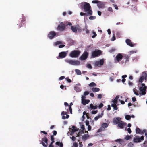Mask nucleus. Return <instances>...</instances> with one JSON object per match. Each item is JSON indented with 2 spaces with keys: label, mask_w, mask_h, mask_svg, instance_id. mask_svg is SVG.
I'll use <instances>...</instances> for the list:
<instances>
[{
  "label": "nucleus",
  "mask_w": 147,
  "mask_h": 147,
  "mask_svg": "<svg viewBox=\"0 0 147 147\" xmlns=\"http://www.w3.org/2000/svg\"><path fill=\"white\" fill-rule=\"evenodd\" d=\"M80 8L82 9H84V12L87 13L88 15H92V11L91 7L88 3L86 2L81 3Z\"/></svg>",
  "instance_id": "f257e3e1"
},
{
  "label": "nucleus",
  "mask_w": 147,
  "mask_h": 147,
  "mask_svg": "<svg viewBox=\"0 0 147 147\" xmlns=\"http://www.w3.org/2000/svg\"><path fill=\"white\" fill-rule=\"evenodd\" d=\"M102 51L100 50H96L92 52L91 55L92 58H95L100 56L102 54Z\"/></svg>",
  "instance_id": "f03ea898"
},
{
  "label": "nucleus",
  "mask_w": 147,
  "mask_h": 147,
  "mask_svg": "<svg viewBox=\"0 0 147 147\" xmlns=\"http://www.w3.org/2000/svg\"><path fill=\"white\" fill-rule=\"evenodd\" d=\"M56 29L57 30L60 32L64 31L65 29V24L63 22H61L58 26Z\"/></svg>",
  "instance_id": "7ed1b4c3"
},
{
  "label": "nucleus",
  "mask_w": 147,
  "mask_h": 147,
  "mask_svg": "<svg viewBox=\"0 0 147 147\" xmlns=\"http://www.w3.org/2000/svg\"><path fill=\"white\" fill-rule=\"evenodd\" d=\"M26 18L23 15H22V18H21L20 20L19 21L17 25L19 26V28H20L23 26L25 23Z\"/></svg>",
  "instance_id": "20e7f679"
},
{
  "label": "nucleus",
  "mask_w": 147,
  "mask_h": 147,
  "mask_svg": "<svg viewBox=\"0 0 147 147\" xmlns=\"http://www.w3.org/2000/svg\"><path fill=\"white\" fill-rule=\"evenodd\" d=\"M123 59V56L122 54L120 53H118L116 56L115 58V61L116 63H120L121 61Z\"/></svg>",
  "instance_id": "39448f33"
},
{
  "label": "nucleus",
  "mask_w": 147,
  "mask_h": 147,
  "mask_svg": "<svg viewBox=\"0 0 147 147\" xmlns=\"http://www.w3.org/2000/svg\"><path fill=\"white\" fill-rule=\"evenodd\" d=\"M80 51L79 50H74L71 52L70 54V56L73 58L77 57L80 54Z\"/></svg>",
  "instance_id": "423d86ee"
},
{
  "label": "nucleus",
  "mask_w": 147,
  "mask_h": 147,
  "mask_svg": "<svg viewBox=\"0 0 147 147\" xmlns=\"http://www.w3.org/2000/svg\"><path fill=\"white\" fill-rule=\"evenodd\" d=\"M144 139V137L143 136L140 137L138 136H136L134 139L133 142L136 143H139L141 142L142 140H143Z\"/></svg>",
  "instance_id": "0eeeda50"
},
{
  "label": "nucleus",
  "mask_w": 147,
  "mask_h": 147,
  "mask_svg": "<svg viewBox=\"0 0 147 147\" xmlns=\"http://www.w3.org/2000/svg\"><path fill=\"white\" fill-rule=\"evenodd\" d=\"M71 29L73 32L76 33L77 32V30L79 31H80L81 29L78 25H76L74 26H71Z\"/></svg>",
  "instance_id": "6e6552de"
},
{
  "label": "nucleus",
  "mask_w": 147,
  "mask_h": 147,
  "mask_svg": "<svg viewBox=\"0 0 147 147\" xmlns=\"http://www.w3.org/2000/svg\"><path fill=\"white\" fill-rule=\"evenodd\" d=\"M67 62L69 64L73 65H79L80 64V62L77 60H67Z\"/></svg>",
  "instance_id": "1a4fd4ad"
},
{
  "label": "nucleus",
  "mask_w": 147,
  "mask_h": 147,
  "mask_svg": "<svg viewBox=\"0 0 147 147\" xmlns=\"http://www.w3.org/2000/svg\"><path fill=\"white\" fill-rule=\"evenodd\" d=\"M56 34L54 31H50L48 34V37L51 39L54 38L56 36Z\"/></svg>",
  "instance_id": "9d476101"
},
{
  "label": "nucleus",
  "mask_w": 147,
  "mask_h": 147,
  "mask_svg": "<svg viewBox=\"0 0 147 147\" xmlns=\"http://www.w3.org/2000/svg\"><path fill=\"white\" fill-rule=\"evenodd\" d=\"M88 53L87 51H84L80 57V59L82 60H85L88 58Z\"/></svg>",
  "instance_id": "9b49d317"
},
{
  "label": "nucleus",
  "mask_w": 147,
  "mask_h": 147,
  "mask_svg": "<svg viewBox=\"0 0 147 147\" xmlns=\"http://www.w3.org/2000/svg\"><path fill=\"white\" fill-rule=\"evenodd\" d=\"M130 55H125L123 56V58L124 59V60L122 61L120 63L121 64H123L124 63H125L129 61V59L130 58Z\"/></svg>",
  "instance_id": "f8f14e48"
},
{
  "label": "nucleus",
  "mask_w": 147,
  "mask_h": 147,
  "mask_svg": "<svg viewBox=\"0 0 147 147\" xmlns=\"http://www.w3.org/2000/svg\"><path fill=\"white\" fill-rule=\"evenodd\" d=\"M42 143L43 146L44 147H47L48 146V140L47 138L45 136L42 138Z\"/></svg>",
  "instance_id": "ddd939ff"
},
{
  "label": "nucleus",
  "mask_w": 147,
  "mask_h": 147,
  "mask_svg": "<svg viewBox=\"0 0 147 147\" xmlns=\"http://www.w3.org/2000/svg\"><path fill=\"white\" fill-rule=\"evenodd\" d=\"M67 55V53L65 52H61L59 54V56L57 57L58 59L65 58Z\"/></svg>",
  "instance_id": "4468645a"
},
{
  "label": "nucleus",
  "mask_w": 147,
  "mask_h": 147,
  "mask_svg": "<svg viewBox=\"0 0 147 147\" xmlns=\"http://www.w3.org/2000/svg\"><path fill=\"white\" fill-rule=\"evenodd\" d=\"M146 87H140L139 88V90L141 92L140 95H145L146 94Z\"/></svg>",
  "instance_id": "2eb2a0df"
},
{
  "label": "nucleus",
  "mask_w": 147,
  "mask_h": 147,
  "mask_svg": "<svg viewBox=\"0 0 147 147\" xmlns=\"http://www.w3.org/2000/svg\"><path fill=\"white\" fill-rule=\"evenodd\" d=\"M125 42L128 45L131 47H134L136 45L135 44L133 43L131 40L129 39H127L125 40Z\"/></svg>",
  "instance_id": "dca6fc26"
},
{
  "label": "nucleus",
  "mask_w": 147,
  "mask_h": 147,
  "mask_svg": "<svg viewBox=\"0 0 147 147\" xmlns=\"http://www.w3.org/2000/svg\"><path fill=\"white\" fill-rule=\"evenodd\" d=\"M103 63L104 61L103 59H102L99 61H96L95 62V65L96 66H98L99 65H103Z\"/></svg>",
  "instance_id": "f3484780"
},
{
  "label": "nucleus",
  "mask_w": 147,
  "mask_h": 147,
  "mask_svg": "<svg viewBox=\"0 0 147 147\" xmlns=\"http://www.w3.org/2000/svg\"><path fill=\"white\" fill-rule=\"evenodd\" d=\"M126 125V123H125L123 121H121L118 124V126L121 129H123L125 125Z\"/></svg>",
  "instance_id": "a211bd4d"
},
{
  "label": "nucleus",
  "mask_w": 147,
  "mask_h": 147,
  "mask_svg": "<svg viewBox=\"0 0 147 147\" xmlns=\"http://www.w3.org/2000/svg\"><path fill=\"white\" fill-rule=\"evenodd\" d=\"M121 118L119 117H116L114 118L113 120V123L115 124H118L121 121Z\"/></svg>",
  "instance_id": "6ab92c4d"
},
{
  "label": "nucleus",
  "mask_w": 147,
  "mask_h": 147,
  "mask_svg": "<svg viewBox=\"0 0 147 147\" xmlns=\"http://www.w3.org/2000/svg\"><path fill=\"white\" fill-rule=\"evenodd\" d=\"M127 77V75H123L122 76V80H121L120 79H118L117 80V82H119L120 81H122V82L123 83H124L126 81V79H125V78Z\"/></svg>",
  "instance_id": "aec40b11"
},
{
  "label": "nucleus",
  "mask_w": 147,
  "mask_h": 147,
  "mask_svg": "<svg viewBox=\"0 0 147 147\" xmlns=\"http://www.w3.org/2000/svg\"><path fill=\"white\" fill-rule=\"evenodd\" d=\"M97 5L98 7L102 8L104 6V4L103 2L99 1Z\"/></svg>",
  "instance_id": "412c9836"
},
{
  "label": "nucleus",
  "mask_w": 147,
  "mask_h": 147,
  "mask_svg": "<svg viewBox=\"0 0 147 147\" xmlns=\"http://www.w3.org/2000/svg\"><path fill=\"white\" fill-rule=\"evenodd\" d=\"M89 135L88 134H85L82 136V139L83 140L85 141L89 137Z\"/></svg>",
  "instance_id": "4be33fe9"
},
{
  "label": "nucleus",
  "mask_w": 147,
  "mask_h": 147,
  "mask_svg": "<svg viewBox=\"0 0 147 147\" xmlns=\"http://www.w3.org/2000/svg\"><path fill=\"white\" fill-rule=\"evenodd\" d=\"M74 89L77 92H79L81 91V88L77 86H75Z\"/></svg>",
  "instance_id": "5701e85b"
},
{
  "label": "nucleus",
  "mask_w": 147,
  "mask_h": 147,
  "mask_svg": "<svg viewBox=\"0 0 147 147\" xmlns=\"http://www.w3.org/2000/svg\"><path fill=\"white\" fill-rule=\"evenodd\" d=\"M72 130L71 133H74L75 132L77 131L78 130V129L76 128L75 126H73L72 127Z\"/></svg>",
  "instance_id": "b1692460"
},
{
  "label": "nucleus",
  "mask_w": 147,
  "mask_h": 147,
  "mask_svg": "<svg viewBox=\"0 0 147 147\" xmlns=\"http://www.w3.org/2000/svg\"><path fill=\"white\" fill-rule=\"evenodd\" d=\"M119 98V96H117L112 101V102L113 104H117V100Z\"/></svg>",
  "instance_id": "393cba45"
},
{
  "label": "nucleus",
  "mask_w": 147,
  "mask_h": 147,
  "mask_svg": "<svg viewBox=\"0 0 147 147\" xmlns=\"http://www.w3.org/2000/svg\"><path fill=\"white\" fill-rule=\"evenodd\" d=\"M90 108L93 109H95L97 108L98 106L96 105L94 106L93 104H91L90 105Z\"/></svg>",
  "instance_id": "a878e982"
},
{
  "label": "nucleus",
  "mask_w": 147,
  "mask_h": 147,
  "mask_svg": "<svg viewBox=\"0 0 147 147\" xmlns=\"http://www.w3.org/2000/svg\"><path fill=\"white\" fill-rule=\"evenodd\" d=\"M90 102V100H85L84 99V100H82V103L83 105H86V104H88Z\"/></svg>",
  "instance_id": "bb28decb"
},
{
  "label": "nucleus",
  "mask_w": 147,
  "mask_h": 147,
  "mask_svg": "<svg viewBox=\"0 0 147 147\" xmlns=\"http://www.w3.org/2000/svg\"><path fill=\"white\" fill-rule=\"evenodd\" d=\"M100 89L97 88H93L92 89V91L94 92H98L100 91Z\"/></svg>",
  "instance_id": "cd10ccee"
},
{
  "label": "nucleus",
  "mask_w": 147,
  "mask_h": 147,
  "mask_svg": "<svg viewBox=\"0 0 147 147\" xmlns=\"http://www.w3.org/2000/svg\"><path fill=\"white\" fill-rule=\"evenodd\" d=\"M142 76L144 79L145 80H146L147 74H146L145 73L143 72L142 73Z\"/></svg>",
  "instance_id": "c85d7f7f"
},
{
  "label": "nucleus",
  "mask_w": 147,
  "mask_h": 147,
  "mask_svg": "<svg viewBox=\"0 0 147 147\" xmlns=\"http://www.w3.org/2000/svg\"><path fill=\"white\" fill-rule=\"evenodd\" d=\"M112 107L113 108V109L115 110H117L118 109V107L116 104H112L111 105Z\"/></svg>",
  "instance_id": "c756f323"
},
{
  "label": "nucleus",
  "mask_w": 147,
  "mask_h": 147,
  "mask_svg": "<svg viewBox=\"0 0 147 147\" xmlns=\"http://www.w3.org/2000/svg\"><path fill=\"white\" fill-rule=\"evenodd\" d=\"M75 71L77 75H80L81 74V72L80 70L78 69H76L75 70Z\"/></svg>",
  "instance_id": "7c9ffc66"
},
{
  "label": "nucleus",
  "mask_w": 147,
  "mask_h": 147,
  "mask_svg": "<svg viewBox=\"0 0 147 147\" xmlns=\"http://www.w3.org/2000/svg\"><path fill=\"white\" fill-rule=\"evenodd\" d=\"M108 125L106 123H104L102 125V128H107L108 127Z\"/></svg>",
  "instance_id": "2f4dec72"
},
{
  "label": "nucleus",
  "mask_w": 147,
  "mask_h": 147,
  "mask_svg": "<svg viewBox=\"0 0 147 147\" xmlns=\"http://www.w3.org/2000/svg\"><path fill=\"white\" fill-rule=\"evenodd\" d=\"M89 86L90 87L96 86V84L94 82H92L90 83L89 84Z\"/></svg>",
  "instance_id": "473e14b6"
},
{
  "label": "nucleus",
  "mask_w": 147,
  "mask_h": 147,
  "mask_svg": "<svg viewBox=\"0 0 147 147\" xmlns=\"http://www.w3.org/2000/svg\"><path fill=\"white\" fill-rule=\"evenodd\" d=\"M140 129L139 128L137 127L136 128V134H140Z\"/></svg>",
  "instance_id": "72a5a7b5"
},
{
  "label": "nucleus",
  "mask_w": 147,
  "mask_h": 147,
  "mask_svg": "<svg viewBox=\"0 0 147 147\" xmlns=\"http://www.w3.org/2000/svg\"><path fill=\"white\" fill-rule=\"evenodd\" d=\"M131 136L127 135L125 137V139L127 140H128L130 139L131 138Z\"/></svg>",
  "instance_id": "f704fd0d"
},
{
  "label": "nucleus",
  "mask_w": 147,
  "mask_h": 147,
  "mask_svg": "<svg viewBox=\"0 0 147 147\" xmlns=\"http://www.w3.org/2000/svg\"><path fill=\"white\" fill-rule=\"evenodd\" d=\"M144 80V79L143 78L142 76L139 78V81H138L139 82H140L141 83H142L143 82V81Z\"/></svg>",
  "instance_id": "c9c22d12"
},
{
  "label": "nucleus",
  "mask_w": 147,
  "mask_h": 147,
  "mask_svg": "<svg viewBox=\"0 0 147 147\" xmlns=\"http://www.w3.org/2000/svg\"><path fill=\"white\" fill-rule=\"evenodd\" d=\"M131 116L129 115H127L125 116V118L127 120H129L131 119Z\"/></svg>",
  "instance_id": "e433bc0d"
},
{
  "label": "nucleus",
  "mask_w": 147,
  "mask_h": 147,
  "mask_svg": "<svg viewBox=\"0 0 147 147\" xmlns=\"http://www.w3.org/2000/svg\"><path fill=\"white\" fill-rule=\"evenodd\" d=\"M80 15L81 16H83L84 15H85L86 16H89L90 15H88L87 14V13H84L82 12H81L80 13Z\"/></svg>",
  "instance_id": "4c0bfd02"
},
{
  "label": "nucleus",
  "mask_w": 147,
  "mask_h": 147,
  "mask_svg": "<svg viewBox=\"0 0 147 147\" xmlns=\"http://www.w3.org/2000/svg\"><path fill=\"white\" fill-rule=\"evenodd\" d=\"M108 10L111 13L113 12V11L112 8L111 7H109L108 8Z\"/></svg>",
  "instance_id": "58836bf2"
},
{
  "label": "nucleus",
  "mask_w": 147,
  "mask_h": 147,
  "mask_svg": "<svg viewBox=\"0 0 147 147\" xmlns=\"http://www.w3.org/2000/svg\"><path fill=\"white\" fill-rule=\"evenodd\" d=\"M69 117V115H66V117L64 115L62 116V119H65V118H68Z\"/></svg>",
  "instance_id": "ea45409f"
},
{
  "label": "nucleus",
  "mask_w": 147,
  "mask_h": 147,
  "mask_svg": "<svg viewBox=\"0 0 147 147\" xmlns=\"http://www.w3.org/2000/svg\"><path fill=\"white\" fill-rule=\"evenodd\" d=\"M105 129L102 127H100L97 131L98 133H99L101 132L102 131L104 130Z\"/></svg>",
  "instance_id": "a19ab883"
},
{
  "label": "nucleus",
  "mask_w": 147,
  "mask_h": 147,
  "mask_svg": "<svg viewBox=\"0 0 147 147\" xmlns=\"http://www.w3.org/2000/svg\"><path fill=\"white\" fill-rule=\"evenodd\" d=\"M92 33L93 35L92 36V38H94L97 36V34L96 32L94 31H93Z\"/></svg>",
  "instance_id": "79ce46f5"
},
{
  "label": "nucleus",
  "mask_w": 147,
  "mask_h": 147,
  "mask_svg": "<svg viewBox=\"0 0 147 147\" xmlns=\"http://www.w3.org/2000/svg\"><path fill=\"white\" fill-rule=\"evenodd\" d=\"M62 43V42L61 41H57L55 42V45H59L60 44H61Z\"/></svg>",
  "instance_id": "37998d69"
},
{
  "label": "nucleus",
  "mask_w": 147,
  "mask_h": 147,
  "mask_svg": "<svg viewBox=\"0 0 147 147\" xmlns=\"http://www.w3.org/2000/svg\"><path fill=\"white\" fill-rule=\"evenodd\" d=\"M96 18V17L95 16H90L89 17V19L90 20H94Z\"/></svg>",
  "instance_id": "c03bdc74"
},
{
  "label": "nucleus",
  "mask_w": 147,
  "mask_h": 147,
  "mask_svg": "<svg viewBox=\"0 0 147 147\" xmlns=\"http://www.w3.org/2000/svg\"><path fill=\"white\" fill-rule=\"evenodd\" d=\"M98 1H98V0H95L92 1V2L93 3H97V4Z\"/></svg>",
  "instance_id": "a18cd8bd"
},
{
  "label": "nucleus",
  "mask_w": 147,
  "mask_h": 147,
  "mask_svg": "<svg viewBox=\"0 0 147 147\" xmlns=\"http://www.w3.org/2000/svg\"><path fill=\"white\" fill-rule=\"evenodd\" d=\"M73 146L74 147H78V144L76 142L73 143Z\"/></svg>",
  "instance_id": "49530a36"
},
{
  "label": "nucleus",
  "mask_w": 147,
  "mask_h": 147,
  "mask_svg": "<svg viewBox=\"0 0 147 147\" xmlns=\"http://www.w3.org/2000/svg\"><path fill=\"white\" fill-rule=\"evenodd\" d=\"M146 131V129H143V130L140 131V134H142L144 133Z\"/></svg>",
  "instance_id": "de8ad7c7"
},
{
  "label": "nucleus",
  "mask_w": 147,
  "mask_h": 147,
  "mask_svg": "<svg viewBox=\"0 0 147 147\" xmlns=\"http://www.w3.org/2000/svg\"><path fill=\"white\" fill-rule=\"evenodd\" d=\"M66 79L67 80V81L69 83H70L71 82V79H69L68 78H66Z\"/></svg>",
  "instance_id": "09e8293b"
},
{
  "label": "nucleus",
  "mask_w": 147,
  "mask_h": 147,
  "mask_svg": "<svg viewBox=\"0 0 147 147\" xmlns=\"http://www.w3.org/2000/svg\"><path fill=\"white\" fill-rule=\"evenodd\" d=\"M97 112H98L97 110H96V111L93 110L92 111V114H96L97 113Z\"/></svg>",
  "instance_id": "8fccbe9b"
},
{
  "label": "nucleus",
  "mask_w": 147,
  "mask_h": 147,
  "mask_svg": "<svg viewBox=\"0 0 147 147\" xmlns=\"http://www.w3.org/2000/svg\"><path fill=\"white\" fill-rule=\"evenodd\" d=\"M147 143V141L146 140L144 142L143 145L144 147H147V145L146 144Z\"/></svg>",
  "instance_id": "3c124183"
},
{
  "label": "nucleus",
  "mask_w": 147,
  "mask_h": 147,
  "mask_svg": "<svg viewBox=\"0 0 147 147\" xmlns=\"http://www.w3.org/2000/svg\"><path fill=\"white\" fill-rule=\"evenodd\" d=\"M70 138H71L73 141H74L76 139V138L75 136H73L72 137H70Z\"/></svg>",
  "instance_id": "603ef678"
},
{
  "label": "nucleus",
  "mask_w": 147,
  "mask_h": 147,
  "mask_svg": "<svg viewBox=\"0 0 147 147\" xmlns=\"http://www.w3.org/2000/svg\"><path fill=\"white\" fill-rule=\"evenodd\" d=\"M89 94V92L88 91H85L84 93V96H86Z\"/></svg>",
  "instance_id": "864d4df0"
},
{
  "label": "nucleus",
  "mask_w": 147,
  "mask_h": 147,
  "mask_svg": "<svg viewBox=\"0 0 147 147\" xmlns=\"http://www.w3.org/2000/svg\"><path fill=\"white\" fill-rule=\"evenodd\" d=\"M87 67L88 68H90V69H92V67L91 66V65L90 64H88L87 65Z\"/></svg>",
  "instance_id": "5fc2aeb1"
},
{
  "label": "nucleus",
  "mask_w": 147,
  "mask_h": 147,
  "mask_svg": "<svg viewBox=\"0 0 147 147\" xmlns=\"http://www.w3.org/2000/svg\"><path fill=\"white\" fill-rule=\"evenodd\" d=\"M114 7L115 8V9L116 10H118V7L115 4L113 5Z\"/></svg>",
  "instance_id": "6e6d98bb"
},
{
  "label": "nucleus",
  "mask_w": 147,
  "mask_h": 147,
  "mask_svg": "<svg viewBox=\"0 0 147 147\" xmlns=\"http://www.w3.org/2000/svg\"><path fill=\"white\" fill-rule=\"evenodd\" d=\"M127 131L129 134H130L131 133V130L130 128H129L127 129Z\"/></svg>",
  "instance_id": "4d7b16f0"
},
{
  "label": "nucleus",
  "mask_w": 147,
  "mask_h": 147,
  "mask_svg": "<svg viewBox=\"0 0 147 147\" xmlns=\"http://www.w3.org/2000/svg\"><path fill=\"white\" fill-rule=\"evenodd\" d=\"M103 106V104L102 103H101L98 106V108H101Z\"/></svg>",
  "instance_id": "13d9d810"
},
{
  "label": "nucleus",
  "mask_w": 147,
  "mask_h": 147,
  "mask_svg": "<svg viewBox=\"0 0 147 147\" xmlns=\"http://www.w3.org/2000/svg\"><path fill=\"white\" fill-rule=\"evenodd\" d=\"M86 125V126L89 125V121L88 120H86L85 121Z\"/></svg>",
  "instance_id": "bf43d9fd"
},
{
  "label": "nucleus",
  "mask_w": 147,
  "mask_h": 147,
  "mask_svg": "<svg viewBox=\"0 0 147 147\" xmlns=\"http://www.w3.org/2000/svg\"><path fill=\"white\" fill-rule=\"evenodd\" d=\"M69 111L70 112V113L71 114H72V109L71 108V107H70L69 108Z\"/></svg>",
  "instance_id": "052dcab7"
},
{
  "label": "nucleus",
  "mask_w": 147,
  "mask_h": 147,
  "mask_svg": "<svg viewBox=\"0 0 147 147\" xmlns=\"http://www.w3.org/2000/svg\"><path fill=\"white\" fill-rule=\"evenodd\" d=\"M135 90H136V89L134 90V89H133V91H134V93L136 95H139V94L137 92H136V91Z\"/></svg>",
  "instance_id": "680f3d73"
},
{
  "label": "nucleus",
  "mask_w": 147,
  "mask_h": 147,
  "mask_svg": "<svg viewBox=\"0 0 147 147\" xmlns=\"http://www.w3.org/2000/svg\"><path fill=\"white\" fill-rule=\"evenodd\" d=\"M115 51V49H112L110 50L109 51L111 53L114 51Z\"/></svg>",
  "instance_id": "e2e57ef3"
},
{
  "label": "nucleus",
  "mask_w": 147,
  "mask_h": 147,
  "mask_svg": "<svg viewBox=\"0 0 147 147\" xmlns=\"http://www.w3.org/2000/svg\"><path fill=\"white\" fill-rule=\"evenodd\" d=\"M91 129V127L90 125H88V129L89 131H90Z\"/></svg>",
  "instance_id": "0e129e2a"
},
{
  "label": "nucleus",
  "mask_w": 147,
  "mask_h": 147,
  "mask_svg": "<svg viewBox=\"0 0 147 147\" xmlns=\"http://www.w3.org/2000/svg\"><path fill=\"white\" fill-rule=\"evenodd\" d=\"M54 137L53 135H52L51 136V140H54Z\"/></svg>",
  "instance_id": "69168bd1"
},
{
  "label": "nucleus",
  "mask_w": 147,
  "mask_h": 147,
  "mask_svg": "<svg viewBox=\"0 0 147 147\" xmlns=\"http://www.w3.org/2000/svg\"><path fill=\"white\" fill-rule=\"evenodd\" d=\"M132 101L133 102H135L136 100V98L135 97H133L132 98Z\"/></svg>",
  "instance_id": "338daca9"
},
{
  "label": "nucleus",
  "mask_w": 147,
  "mask_h": 147,
  "mask_svg": "<svg viewBox=\"0 0 147 147\" xmlns=\"http://www.w3.org/2000/svg\"><path fill=\"white\" fill-rule=\"evenodd\" d=\"M98 98L99 99H101L102 98V95L101 94H99L98 95Z\"/></svg>",
  "instance_id": "774afa93"
}]
</instances>
